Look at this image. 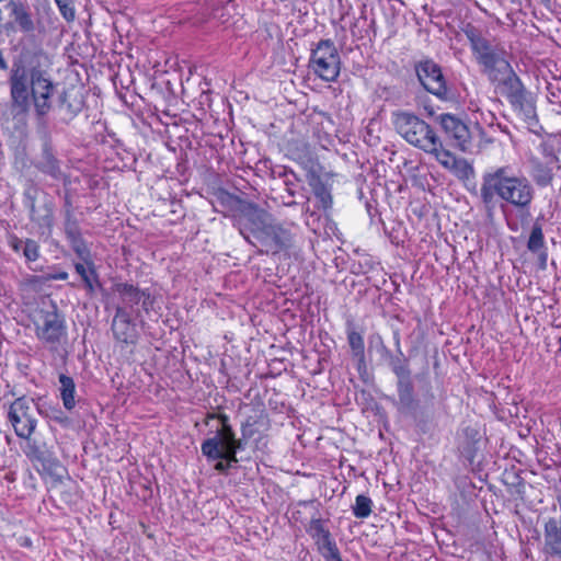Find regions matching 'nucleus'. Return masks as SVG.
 Returning <instances> with one entry per match:
<instances>
[{"label":"nucleus","mask_w":561,"mask_h":561,"mask_svg":"<svg viewBox=\"0 0 561 561\" xmlns=\"http://www.w3.org/2000/svg\"><path fill=\"white\" fill-rule=\"evenodd\" d=\"M539 260H540V265L542 268L546 267V262H547V253L546 252H541L540 255H539Z\"/></svg>","instance_id":"obj_48"},{"label":"nucleus","mask_w":561,"mask_h":561,"mask_svg":"<svg viewBox=\"0 0 561 561\" xmlns=\"http://www.w3.org/2000/svg\"><path fill=\"white\" fill-rule=\"evenodd\" d=\"M32 402L26 397H20L9 407L8 420L20 438L28 439L36 428L37 421L31 411Z\"/></svg>","instance_id":"obj_11"},{"label":"nucleus","mask_w":561,"mask_h":561,"mask_svg":"<svg viewBox=\"0 0 561 561\" xmlns=\"http://www.w3.org/2000/svg\"><path fill=\"white\" fill-rule=\"evenodd\" d=\"M480 198L491 217L497 202L518 211H528L535 198V187L511 165L495 167L482 174Z\"/></svg>","instance_id":"obj_1"},{"label":"nucleus","mask_w":561,"mask_h":561,"mask_svg":"<svg viewBox=\"0 0 561 561\" xmlns=\"http://www.w3.org/2000/svg\"><path fill=\"white\" fill-rule=\"evenodd\" d=\"M542 551L548 560L561 561V514L545 522Z\"/></svg>","instance_id":"obj_16"},{"label":"nucleus","mask_w":561,"mask_h":561,"mask_svg":"<svg viewBox=\"0 0 561 561\" xmlns=\"http://www.w3.org/2000/svg\"><path fill=\"white\" fill-rule=\"evenodd\" d=\"M312 191L316 198L319 201L321 208L327 210L332 207L333 199L331 188L325 183L317 181L312 184Z\"/></svg>","instance_id":"obj_27"},{"label":"nucleus","mask_w":561,"mask_h":561,"mask_svg":"<svg viewBox=\"0 0 561 561\" xmlns=\"http://www.w3.org/2000/svg\"><path fill=\"white\" fill-rule=\"evenodd\" d=\"M221 428L213 437L202 443V454L209 460H225L232 468L238 463L237 453L243 449L242 439L236 438V434L229 424V417L226 414L218 416Z\"/></svg>","instance_id":"obj_6"},{"label":"nucleus","mask_w":561,"mask_h":561,"mask_svg":"<svg viewBox=\"0 0 561 561\" xmlns=\"http://www.w3.org/2000/svg\"><path fill=\"white\" fill-rule=\"evenodd\" d=\"M25 205L30 211V218L32 221L37 222L39 226L49 227L51 225L53 209L48 205L43 208V214L36 209L35 197L31 195V192H25Z\"/></svg>","instance_id":"obj_24"},{"label":"nucleus","mask_w":561,"mask_h":561,"mask_svg":"<svg viewBox=\"0 0 561 561\" xmlns=\"http://www.w3.org/2000/svg\"><path fill=\"white\" fill-rule=\"evenodd\" d=\"M112 331L116 341L133 344L137 339L136 325L131 314L126 307H116L115 316L112 321Z\"/></svg>","instance_id":"obj_18"},{"label":"nucleus","mask_w":561,"mask_h":561,"mask_svg":"<svg viewBox=\"0 0 561 561\" xmlns=\"http://www.w3.org/2000/svg\"><path fill=\"white\" fill-rule=\"evenodd\" d=\"M68 210H72L73 211V206H72V203H71L70 198L66 197L65 198V213L68 211Z\"/></svg>","instance_id":"obj_47"},{"label":"nucleus","mask_w":561,"mask_h":561,"mask_svg":"<svg viewBox=\"0 0 561 561\" xmlns=\"http://www.w3.org/2000/svg\"><path fill=\"white\" fill-rule=\"evenodd\" d=\"M61 15L68 22H71L76 18V10L73 7V0H55Z\"/></svg>","instance_id":"obj_39"},{"label":"nucleus","mask_w":561,"mask_h":561,"mask_svg":"<svg viewBox=\"0 0 561 561\" xmlns=\"http://www.w3.org/2000/svg\"><path fill=\"white\" fill-rule=\"evenodd\" d=\"M70 245L75 253L84 262L88 263L90 260V250L88 249L82 236L79 234L75 238L69 239Z\"/></svg>","instance_id":"obj_37"},{"label":"nucleus","mask_w":561,"mask_h":561,"mask_svg":"<svg viewBox=\"0 0 561 561\" xmlns=\"http://www.w3.org/2000/svg\"><path fill=\"white\" fill-rule=\"evenodd\" d=\"M0 69L1 70H7L8 69V62L3 58L2 54H0Z\"/></svg>","instance_id":"obj_49"},{"label":"nucleus","mask_w":561,"mask_h":561,"mask_svg":"<svg viewBox=\"0 0 561 561\" xmlns=\"http://www.w3.org/2000/svg\"><path fill=\"white\" fill-rule=\"evenodd\" d=\"M463 33L477 62L482 67V72L488 79H496V75L503 73L511 66L506 50L490 42L476 26L468 24Z\"/></svg>","instance_id":"obj_4"},{"label":"nucleus","mask_w":561,"mask_h":561,"mask_svg":"<svg viewBox=\"0 0 561 561\" xmlns=\"http://www.w3.org/2000/svg\"><path fill=\"white\" fill-rule=\"evenodd\" d=\"M373 501L370 497L359 494L355 499V504L353 506V514L357 518H366L371 513Z\"/></svg>","instance_id":"obj_33"},{"label":"nucleus","mask_w":561,"mask_h":561,"mask_svg":"<svg viewBox=\"0 0 561 561\" xmlns=\"http://www.w3.org/2000/svg\"><path fill=\"white\" fill-rule=\"evenodd\" d=\"M290 157L298 162H306L310 158V149L305 141H294L288 145Z\"/></svg>","instance_id":"obj_32"},{"label":"nucleus","mask_w":561,"mask_h":561,"mask_svg":"<svg viewBox=\"0 0 561 561\" xmlns=\"http://www.w3.org/2000/svg\"><path fill=\"white\" fill-rule=\"evenodd\" d=\"M23 448L25 456L36 467L39 473L50 477L53 482H61L67 476V469L61 465L53 451L45 444H38L36 440L26 439Z\"/></svg>","instance_id":"obj_9"},{"label":"nucleus","mask_w":561,"mask_h":561,"mask_svg":"<svg viewBox=\"0 0 561 561\" xmlns=\"http://www.w3.org/2000/svg\"><path fill=\"white\" fill-rule=\"evenodd\" d=\"M64 230H65V233H66V237L68 240L81 234L78 220L75 217V214L72 210L66 211Z\"/></svg>","instance_id":"obj_36"},{"label":"nucleus","mask_w":561,"mask_h":561,"mask_svg":"<svg viewBox=\"0 0 561 561\" xmlns=\"http://www.w3.org/2000/svg\"><path fill=\"white\" fill-rule=\"evenodd\" d=\"M59 103L60 107L66 111L69 118L77 116L81 112L83 105L81 99H78L77 96L71 99V95L66 91L59 95Z\"/></svg>","instance_id":"obj_26"},{"label":"nucleus","mask_w":561,"mask_h":561,"mask_svg":"<svg viewBox=\"0 0 561 561\" xmlns=\"http://www.w3.org/2000/svg\"><path fill=\"white\" fill-rule=\"evenodd\" d=\"M393 337H394V342H396V345L398 347L399 353L402 354V352L400 351V335H399V333L394 332Z\"/></svg>","instance_id":"obj_50"},{"label":"nucleus","mask_w":561,"mask_h":561,"mask_svg":"<svg viewBox=\"0 0 561 561\" xmlns=\"http://www.w3.org/2000/svg\"><path fill=\"white\" fill-rule=\"evenodd\" d=\"M510 104L526 124L527 128L530 131L536 133V128L539 126V121L536 114V106L530 94L525 91L520 96L518 95L516 99L510 101Z\"/></svg>","instance_id":"obj_20"},{"label":"nucleus","mask_w":561,"mask_h":561,"mask_svg":"<svg viewBox=\"0 0 561 561\" xmlns=\"http://www.w3.org/2000/svg\"><path fill=\"white\" fill-rule=\"evenodd\" d=\"M59 382H60V396H61V399H62L64 407L67 410H71L76 405V401H75V391H76L75 381H73V379L71 377L61 374L59 376Z\"/></svg>","instance_id":"obj_25"},{"label":"nucleus","mask_w":561,"mask_h":561,"mask_svg":"<svg viewBox=\"0 0 561 561\" xmlns=\"http://www.w3.org/2000/svg\"><path fill=\"white\" fill-rule=\"evenodd\" d=\"M28 79L35 111L39 116H44L51 107L50 99L55 87L47 72L39 68H32L28 75L21 64L13 65L9 79L12 104L21 113L28 111Z\"/></svg>","instance_id":"obj_3"},{"label":"nucleus","mask_w":561,"mask_h":561,"mask_svg":"<svg viewBox=\"0 0 561 561\" xmlns=\"http://www.w3.org/2000/svg\"><path fill=\"white\" fill-rule=\"evenodd\" d=\"M221 428L213 437L202 443V454L209 460H225L232 468L238 463L237 453L243 449L242 439L236 438V434L229 424V417L226 414L218 416Z\"/></svg>","instance_id":"obj_7"},{"label":"nucleus","mask_w":561,"mask_h":561,"mask_svg":"<svg viewBox=\"0 0 561 561\" xmlns=\"http://www.w3.org/2000/svg\"><path fill=\"white\" fill-rule=\"evenodd\" d=\"M83 283H84L87 289L89 290V293H93L95 289V286L101 287V284L99 283L96 273L93 276L83 280Z\"/></svg>","instance_id":"obj_42"},{"label":"nucleus","mask_w":561,"mask_h":561,"mask_svg":"<svg viewBox=\"0 0 561 561\" xmlns=\"http://www.w3.org/2000/svg\"><path fill=\"white\" fill-rule=\"evenodd\" d=\"M85 264L88 265V267L83 263L75 264L76 272L81 276L82 280H85L87 278L93 276L96 273L93 263L90 260Z\"/></svg>","instance_id":"obj_41"},{"label":"nucleus","mask_w":561,"mask_h":561,"mask_svg":"<svg viewBox=\"0 0 561 561\" xmlns=\"http://www.w3.org/2000/svg\"><path fill=\"white\" fill-rule=\"evenodd\" d=\"M10 10V16L13 19L18 30L24 34L41 32L44 26L41 20H34L30 7L20 0H10L4 4Z\"/></svg>","instance_id":"obj_15"},{"label":"nucleus","mask_w":561,"mask_h":561,"mask_svg":"<svg viewBox=\"0 0 561 561\" xmlns=\"http://www.w3.org/2000/svg\"><path fill=\"white\" fill-rule=\"evenodd\" d=\"M11 247L16 252H19V251L23 252L24 240H21V239H18V238H13V240L11 241Z\"/></svg>","instance_id":"obj_46"},{"label":"nucleus","mask_w":561,"mask_h":561,"mask_svg":"<svg viewBox=\"0 0 561 561\" xmlns=\"http://www.w3.org/2000/svg\"><path fill=\"white\" fill-rule=\"evenodd\" d=\"M33 322L37 339L46 344L55 346L65 334V322L56 308L53 310H38L34 316Z\"/></svg>","instance_id":"obj_12"},{"label":"nucleus","mask_w":561,"mask_h":561,"mask_svg":"<svg viewBox=\"0 0 561 561\" xmlns=\"http://www.w3.org/2000/svg\"><path fill=\"white\" fill-rule=\"evenodd\" d=\"M285 184H286V186H287V188H286L287 193H288L290 196H294V195H295V191H294V190H293V187H291V183H289L288 181H286V182H285Z\"/></svg>","instance_id":"obj_51"},{"label":"nucleus","mask_w":561,"mask_h":561,"mask_svg":"<svg viewBox=\"0 0 561 561\" xmlns=\"http://www.w3.org/2000/svg\"><path fill=\"white\" fill-rule=\"evenodd\" d=\"M545 247V237L542 232V227L539 222H535L531 227L530 236L527 242V249L536 253L543 249Z\"/></svg>","instance_id":"obj_29"},{"label":"nucleus","mask_w":561,"mask_h":561,"mask_svg":"<svg viewBox=\"0 0 561 561\" xmlns=\"http://www.w3.org/2000/svg\"><path fill=\"white\" fill-rule=\"evenodd\" d=\"M439 124L453 145L461 151L469 150L472 141L471 131L468 125L453 114H442Z\"/></svg>","instance_id":"obj_14"},{"label":"nucleus","mask_w":561,"mask_h":561,"mask_svg":"<svg viewBox=\"0 0 561 561\" xmlns=\"http://www.w3.org/2000/svg\"><path fill=\"white\" fill-rule=\"evenodd\" d=\"M347 341L352 350L353 356L363 359L365 354V343L363 335L356 332L354 329H348Z\"/></svg>","instance_id":"obj_28"},{"label":"nucleus","mask_w":561,"mask_h":561,"mask_svg":"<svg viewBox=\"0 0 561 561\" xmlns=\"http://www.w3.org/2000/svg\"><path fill=\"white\" fill-rule=\"evenodd\" d=\"M309 67L323 81L333 82L341 70V58L331 39H321L311 50Z\"/></svg>","instance_id":"obj_8"},{"label":"nucleus","mask_w":561,"mask_h":561,"mask_svg":"<svg viewBox=\"0 0 561 561\" xmlns=\"http://www.w3.org/2000/svg\"><path fill=\"white\" fill-rule=\"evenodd\" d=\"M396 131L411 146L423 151H434L438 146V136L425 121L411 112L392 113Z\"/></svg>","instance_id":"obj_5"},{"label":"nucleus","mask_w":561,"mask_h":561,"mask_svg":"<svg viewBox=\"0 0 561 561\" xmlns=\"http://www.w3.org/2000/svg\"><path fill=\"white\" fill-rule=\"evenodd\" d=\"M558 157L547 149L543 150V160H531V176L540 187L550 185L554 178V170L559 169Z\"/></svg>","instance_id":"obj_17"},{"label":"nucleus","mask_w":561,"mask_h":561,"mask_svg":"<svg viewBox=\"0 0 561 561\" xmlns=\"http://www.w3.org/2000/svg\"><path fill=\"white\" fill-rule=\"evenodd\" d=\"M307 531L314 539L316 543L331 537L329 529L325 528L323 520L320 518H312L309 523Z\"/></svg>","instance_id":"obj_30"},{"label":"nucleus","mask_w":561,"mask_h":561,"mask_svg":"<svg viewBox=\"0 0 561 561\" xmlns=\"http://www.w3.org/2000/svg\"><path fill=\"white\" fill-rule=\"evenodd\" d=\"M415 72L420 83L426 91L443 101L450 98V91L447 88L442 68L434 60L430 58L420 60L415 64Z\"/></svg>","instance_id":"obj_10"},{"label":"nucleus","mask_w":561,"mask_h":561,"mask_svg":"<svg viewBox=\"0 0 561 561\" xmlns=\"http://www.w3.org/2000/svg\"><path fill=\"white\" fill-rule=\"evenodd\" d=\"M23 255L28 262H34L39 257V245L35 240H24Z\"/></svg>","instance_id":"obj_40"},{"label":"nucleus","mask_w":561,"mask_h":561,"mask_svg":"<svg viewBox=\"0 0 561 561\" xmlns=\"http://www.w3.org/2000/svg\"><path fill=\"white\" fill-rule=\"evenodd\" d=\"M448 170L460 180H468L473 174V168L462 158H456Z\"/></svg>","instance_id":"obj_34"},{"label":"nucleus","mask_w":561,"mask_h":561,"mask_svg":"<svg viewBox=\"0 0 561 561\" xmlns=\"http://www.w3.org/2000/svg\"><path fill=\"white\" fill-rule=\"evenodd\" d=\"M67 278H68V273L64 272V271L50 274L48 276V279H53V280H65Z\"/></svg>","instance_id":"obj_45"},{"label":"nucleus","mask_w":561,"mask_h":561,"mask_svg":"<svg viewBox=\"0 0 561 561\" xmlns=\"http://www.w3.org/2000/svg\"><path fill=\"white\" fill-rule=\"evenodd\" d=\"M463 434L469 440L477 442L479 439V432L472 426L465 427Z\"/></svg>","instance_id":"obj_43"},{"label":"nucleus","mask_w":561,"mask_h":561,"mask_svg":"<svg viewBox=\"0 0 561 561\" xmlns=\"http://www.w3.org/2000/svg\"><path fill=\"white\" fill-rule=\"evenodd\" d=\"M489 80L508 102L527 91L512 66L506 71H503V73L496 75V79Z\"/></svg>","instance_id":"obj_19"},{"label":"nucleus","mask_w":561,"mask_h":561,"mask_svg":"<svg viewBox=\"0 0 561 561\" xmlns=\"http://www.w3.org/2000/svg\"><path fill=\"white\" fill-rule=\"evenodd\" d=\"M317 546L325 561H342L336 543L331 537L318 542Z\"/></svg>","instance_id":"obj_31"},{"label":"nucleus","mask_w":561,"mask_h":561,"mask_svg":"<svg viewBox=\"0 0 561 561\" xmlns=\"http://www.w3.org/2000/svg\"><path fill=\"white\" fill-rule=\"evenodd\" d=\"M398 403L402 410H412L415 407L414 387L411 376L397 381Z\"/></svg>","instance_id":"obj_22"},{"label":"nucleus","mask_w":561,"mask_h":561,"mask_svg":"<svg viewBox=\"0 0 561 561\" xmlns=\"http://www.w3.org/2000/svg\"><path fill=\"white\" fill-rule=\"evenodd\" d=\"M113 290L121 297L122 305L119 307H126V310H128L131 316H140V309L138 307L147 313L153 308L154 298L148 290L139 289L128 283H116L113 286Z\"/></svg>","instance_id":"obj_13"},{"label":"nucleus","mask_w":561,"mask_h":561,"mask_svg":"<svg viewBox=\"0 0 561 561\" xmlns=\"http://www.w3.org/2000/svg\"><path fill=\"white\" fill-rule=\"evenodd\" d=\"M426 152L434 154L436 160L447 170L451 167L453 161H455L457 158L450 151L445 150L443 148V145H442V141L439 138H438V146L436 147V150L426 151Z\"/></svg>","instance_id":"obj_35"},{"label":"nucleus","mask_w":561,"mask_h":561,"mask_svg":"<svg viewBox=\"0 0 561 561\" xmlns=\"http://www.w3.org/2000/svg\"><path fill=\"white\" fill-rule=\"evenodd\" d=\"M390 367L393 374L397 376V379L411 376V370L405 359H401L399 357L391 358Z\"/></svg>","instance_id":"obj_38"},{"label":"nucleus","mask_w":561,"mask_h":561,"mask_svg":"<svg viewBox=\"0 0 561 561\" xmlns=\"http://www.w3.org/2000/svg\"><path fill=\"white\" fill-rule=\"evenodd\" d=\"M268 427L267 414L262 410L256 412L254 415H250L241 425L242 438L248 439L255 435L260 430H266Z\"/></svg>","instance_id":"obj_23"},{"label":"nucleus","mask_w":561,"mask_h":561,"mask_svg":"<svg viewBox=\"0 0 561 561\" xmlns=\"http://www.w3.org/2000/svg\"><path fill=\"white\" fill-rule=\"evenodd\" d=\"M35 167L55 180L60 179L62 174L59 162L47 144L44 145L41 157L35 161Z\"/></svg>","instance_id":"obj_21"},{"label":"nucleus","mask_w":561,"mask_h":561,"mask_svg":"<svg viewBox=\"0 0 561 561\" xmlns=\"http://www.w3.org/2000/svg\"><path fill=\"white\" fill-rule=\"evenodd\" d=\"M217 462L215 463V470L220 472V473H226L230 467H229V463H227L225 460H216Z\"/></svg>","instance_id":"obj_44"},{"label":"nucleus","mask_w":561,"mask_h":561,"mask_svg":"<svg viewBox=\"0 0 561 561\" xmlns=\"http://www.w3.org/2000/svg\"><path fill=\"white\" fill-rule=\"evenodd\" d=\"M234 226L249 243H259L262 247L261 252L266 254H278L294 243V234L289 228L252 203L241 206L234 217Z\"/></svg>","instance_id":"obj_2"}]
</instances>
